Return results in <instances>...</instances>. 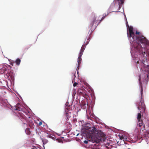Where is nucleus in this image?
Here are the masks:
<instances>
[{"label": "nucleus", "mask_w": 149, "mask_h": 149, "mask_svg": "<svg viewBox=\"0 0 149 149\" xmlns=\"http://www.w3.org/2000/svg\"><path fill=\"white\" fill-rule=\"evenodd\" d=\"M127 26L128 28L129 32V33H127L128 38L131 40L135 50L139 53L140 56L139 60L136 59L135 62L136 63L141 64L142 66L141 70L146 71L147 70V68L149 67V65L146 63L147 60V55L146 54L147 49H148L149 41L143 36L140 35L139 32L136 31L135 34L132 26H129L128 24H127Z\"/></svg>", "instance_id": "1"}, {"label": "nucleus", "mask_w": 149, "mask_h": 149, "mask_svg": "<svg viewBox=\"0 0 149 149\" xmlns=\"http://www.w3.org/2000/svg\"><path fill=\"white\" fill-rule=\"evenodd\" d=\"M88 134L93 141L96 143L104 141L105 135L101 131L98 132L94 127L92 129L88 131Z\"/></svg>", "instance_id": "2"}, {"label": "nucleus", "mask_w": 149, "mask_h": 149, "mask_svg": "<svg viewBox=\"0 0 149 149\" xmlns=\"http://www.w3.org/2000/svg\"><path fill=\"white\" fill-rule=\"evenodd\" d=\"M138 123L137 126V128L138 129L140 130L141 132V131L143 132L145 131V126L143 124L142 120L138 121Z\"/></svg>", "instance_id": "3"}, {"label": "nucleus", "mask_w": 149, "mask_h": 149, "mask_svg": "<svg viewBox=\"0 0 149 149\" xmlns=\"http://www.w3.org/2000/svg\"><path fill=\"white\" fill-rule=\"evenodd\" d=\"M20 118L22 122L23 126L24 127L25 126L26 127L27 126L29 120H27V118L24 115H21Z\"/></svg>", "instance_id": "4"}, {"label": "nucleus", "mask_w": 149, "mask_h": 149, "mask_svg": "<svg viewBox=\"0 0 149 149\" xmlns=\"http://www.w3.org/2000/svg\"><path fill=\"white\" fill-rule=\"evenodd\" d=\"M8 70V69L7 66H4L2 68L0 69V73L1 74L5 73Z\"/></svg>", "instance_id": "5"}, {"label": "nucleus", "mask_w": 149, "mask_h": 149, "mask_svg": "<svg viewBox=\"0 0 149 149\" xmlns=\"http://www.w3.org/2000/svg\"><path fill=\"white\" fill-rule=\"evenodd\" d=\"M139 83L140 84V87L141 88V97H142V95L143 93V89L142 87V84L141 83V77L140 74L139 76Z\"/></svg>", "instance_id": "6"}, {"label": "nucleus", "mask_w": 149, "mask_h": 149, "mask_svg": "<svg viewBox=\"0 0 149 149\" xmlns=\"http://www.w3.org/2000/svg\"><path fill=\"white\" fill-rule=\"evenodd\" d=\"M98 20H96V18L94 16V17L91 19V20L90 25L92 27L93 25L94 24V23H97V22Z\"/></svg>", "instance_id": "7"}, {"label": "nucleus", "mask_w": 149, "mask_h": 149, "mask_svg": "<svg viewBox=\"0 0 149 149\" xmlns=\"http://www.w3.org/2000/svg\"><path fill=\"white\" fill-rule=\"evenodd\" d=\"M27 125H29V126L31 128L33 127V126H34V124L33 122L31 120H28V122Z\"/></svg>", "instance_id": "8"}, {"label": "nucleus", "mask_w": 149, "mask_h": 149, "mask_svg": "<svg viewBox=\"0 0 149 149\" xmlns=\"http://www.w3.org/2000/svg\"><path fill=\"white\" fill-rule=\"evenodd\" d=\"M21 105L20 104H17L15 107V110L18 111L22 110V108H21Z\"/></svg>", "instance_id": "9"}, {"label": "nucleus", "mask_w": 149, "mask_h": 149, "mask_svg": "<svg viewBox=\"0 0 149 149\" xmlns=\"http://www.w3.org/2000/svg\"><path fill=\"white\" fill-rule=\"evenodd\" d=\"M125 0H117L118 1L119 7H121L122 5L123 4Z\"/></svg>", "instance_id": "10"}, {"label": "nucleus", "mask_w": 149, "mask_h": 149, "mask_svg": "<svg viewBox=\"0 0 149 149\" xmlns=\"http://www.w3.org/2000/svg\"><path fill=\"white\" fill-rule=\"evenodd\" d=\"M82 56L79 55L78 58V67L77 68H78L79 67V65L81 63V56Z\"/></svg>", "instance_id": "11"}, {"label": "nucleus", "mask_w": 149, "mask_h": 149, "mask_svg": "<svg viewBox=\"0 0 149 149\" xmlns=\"http://www.w3.org/2000/svg\"><path fill=\"white\" fill-rule=\"evenodd\" d=\"M25 133L26 134L29 135L31 133V132L30 130V129L29 128H27L25 130Z\"/></svg>", "instance_id": "12"}, {"label": "nucleus", "mask_w": 149, "mask_h": 149, "mask_svg": "<svg viewBox=\"0 0 149 149\" xmlns=\"http://www.w3.org/2000/svg\"><path fill=\"white\" fill-rule=\"evenodd\" d=\"M141 113H139L138 114L137 116V119L138 121L139 120H142L141 119Z\"/></svg>", "instance_id": "13"}, {"label": "nucleus", "mask_w": 149, "mask_h": 149, "mask_svg": "<svg viewBox=\"0 0 149 149\" xmlns=\"http://www.w3.org/2000/svg\"><path fill=\"white\" fill-rule=\"evenodd\" d=\"M42 140L44 144H46L48 142V140L45 138L42 139Z\"/></svg>", "instance_id": "14"}, {"label": "nucleus", "mask_w": 149, "mask_h": 149, "mask_svg": "<svg viewBox=\"0 0 149 149\" xmlns=\"http://www.w3.org/2000/svg\"><path fill=\"white\" fill-rule=\"evenodd\" d=\"M21 62V60L19 58H17L15 61V62L17 65L20 64Z\"/></svg>", "instance_id": "15"}, {"label": "nucleus", "mask_w": 149, "mask_h": 149, "mask_svg": "<svg viewBox=\"0 0 149 149\" xmlns=\"http://www.w3.org/2000/svg\"><path fill=\"white\" fill-rule=\"evenodd\" d=\"M140 103H141V106L140 103V102H139V106H138V109H139L140 108H141V107H142L143 108H144V105L142 103L141 101L140 102Z\"/></svg>", "instance_id": "16"}, {"label": "nucleus", "mask_w": 149, "mask_h": 149, "mask_svg": "<svg viewBox=\"0 0 149 149\" xmlns=\"http://www.w3.org/2000/svg\"><path fill=\"white\" fill-rule=\"evenodd\" d=\"M120 139L123 140H124L127 139V138H125V136H120Z\"/></svg>", "instance_id": "17"}, {"label": "nucleus", "mask_w": 149, "mask_h": 149, "mask_svg": "<svg viewBox=\"0 0 149 149\" xmlns=\"http://www.w3.org/2000/svg\"><path fill=\"white\" fill-rule=\"evenodd\" d=\"M107 15H106V14H105V15L102 18L101 20L99 22V23H100L101 21H102L104 18L105 17H106V16H107V15Z\"/></svg>", "instance_id": "18"}, {"label": "nucleus", "mask_w": 149, "mask_h": 149, "mask_svg": "<svg viewBox=\"0 0 149 149\" xmlns=\"http://www.w3.org/2000/svg\"><path fill=\"white\" fill-rule=\"evenodd\" d=\"M84 51L82 50V49H81L80 52L79 53V55L82 56L84 52Z\"/></svg>", "instance_id": "19"}, {"label": "nucleus", "mask_w": 149, "mask_h": 149, "mask_svg": "<svg viewBox=\"0 0 149 149\" xmlns=\"http://www.w3.org/2000/svg\"><path fill=\"white\" fill-rule=\"evenodd\" d=\"M85 47L84 45H83L81 47V49H82V50L84 51L85 48Z\"/></svg>", "instance_id": "20"}, {"label": "nucleus", "mask_w": 149, "mask_h": 149, "mask_svg": "<svg viewBox=\"0 0 149 149\" xmlns=\"http://www.w3.org/2000/svg\"><path fill=\"white\" fill-rule=\"evenodd\" d=\"M47 136L49 138H52V139H53V138H54V137H52L51 135H48Z\"/></svg>", "instance_id": "21"}, {"label": "nucleus", "mask_w": 149, "mask_h": 149, "mask_svg": "<svg viewBox=\"0 0 149 149\" xmlns=\"http://www.w3.org/2000/svg\"><path fill=\"white\" fill-rule=\"evenodd\" d=\"M78 84V83L77 82H75L73 84V86L74 87L76 86Z\"/></svg>", "instance_id": "22"}, {"label": "nucleus", "mask_w": 149, "mask_h": 149, "mask_svg": "<svg viewBox=\"0 0 149 149\" xmlns=\"http://www.w3.org/2000/svg\"><path fill=\"white\" fill-rule=\"evenodd\" d=\"M31 149H38L36 147L33 146Z\"/></svg>", "instance_id": "23"}, {"label": "nucleus", "mask_w": 149, "mask_h": 149, "mask_svg": "<svg viewBox=\"0 0 149 149\" xmlns=\"http://www.w3.org/2000/svg\"><path fill=\"white\" fill-rule=\"evenodd\" d=\"M38 125L39 126H40L41 125H42V122L40 121V122L38 124Z\"/></svg>", "instance_id": "24"}, {"label": "nucleus", "mask_w": 149, "mask_h": 149, "mask_svg": "<svg viewBox=\"0 0 149 149\" xmlns=\"http://www.w3.org/2000/svg\"><path fill=\"white\" fill-rule=\"evenodd\" d=\"M84 143H85L87 144L88 143V141H87L85 140L84 141Z\"/></svg>", "instance_id": "25"}, {"label": "nucleus", "mask_w": 149, "mask_h": 149, "mask_svg": "<svg viewBox=\"0 0 149 149\" xmlns=\"http://www.w3.org/2000/svg\"><path fill=\"white\" fill-rule=\"evenodd\" d=\"M83 96H84V97H85V96H86V94H84H84Z\"/></svg>", "instance_id": "26"}, {"label": "nucleus", "mask_w": 149, "mask_h": 149, "mask_svg": "<svg viewBox=\"0 0 149 149\" xmlns=\"http://www.w3.org/2000/svg\"><path fill=\"white\" fill-rule=\"evenodd\" d=\"M86 105V104H83V105H84V106H85V105Z\"/></svg>", "instance_id": "27"}, {"label": "nucleus", "mask_w": 149, "mask_h": 149, "mask_svg": "<svg viewBox=\"0 0 149 149\" xmlns=\"http://www.w3.org/2000/svg\"><path fill=\"white\" fill-rule=\"evenodd\" d=\"M81 94H83V93H82L81 92Z\"/></svg>", "instance_id": "28"}, {"label": "nucleus", "mask_w": 149, "mask_h": 149, "mask_svg": "<svg viewBox=\"0 0 149 149\" xmlns=\"http://www.w3.org/2000/svg\"><path fill=\"white\" fill-rule=\"evenodd\" d=\"M66 109H68V108H66Z\"/></svg>", "instance_id": "29"}, {"label": "nucleus", "mask_w": 149, "mask_h": 149, "mask_svg": "<svg viewBox=\"0 0 149 149\" xmlns=\"http://www.w3.org/2000/svg\"><path fill=\"white\" fill-rule=\"evenodd\" d=\"M128 149H130V148H128Z\"/></svg>", "instance_id": "30"}]
</instances>
